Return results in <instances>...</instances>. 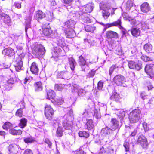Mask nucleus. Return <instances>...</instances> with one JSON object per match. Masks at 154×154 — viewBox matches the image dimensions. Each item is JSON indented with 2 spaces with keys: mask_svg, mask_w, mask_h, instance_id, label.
Listing matches in <instances>:
<instances>
[{
  "mask_svg": "<svg viewBox=\"0 0 154 154\" xmlns=\"http://www.w3.org/2000/svg\"><path fill=\"white\" fill-rule=\"evenodd\" d=\"M64 120L63 122V126L66 130L71 131L73 127L72 117L69 114H67L64 116Z\"/></svg>",
  "mask_w": 154,
  "mask_h": 154,
  "instance_id": "obj_1",
  "label": "nucleus"
},
{
  "mask_svg": "<svg viewBox=\"0 0 154 154\" xmlns=\"http://www.w3.org/2000/svg\"><path fill=\"white\" fill-rule=\"evenodd\" d=\"M140 111L139 109H135L130 112L129 115L130 122L132 123L137 122L140 118Z\"/></svg>",
  "mask_w": 154,
  "mask_h": 154,
  "instance_id": "obj_2",
  "label": "nucleus"
},
{
  "mask_svg": "<svg viewBox=\"0 0 154 154\" xmlns=\"http://www.w3.org/2000/svg\"><path fill=\"white\" fill-rule=\"evenodd\" d=\"M45 51V47L41 44L36 45L32 50L33 53L37 57H39L43 55Z\"/></svg>",
  "mask_w": 154,
  "mask_h": 154,
  "instance_id": "obj_3",
  "label": "nucleus"
},
{
  "mask_svg": "<svg viewBox=\"0 0 154 154\" xmlns=\"http://www.w3.org/2000/svg\"><path fill=\"white\" fill-rule=\"evenodd\" d=\"M23 55L22 54L16 58L14 63V66L17 71H19L22 69L23 66Z\"/></svg>",
  "mask_w": 154,
  "mask_h": 154,
  "instance_id": "obj_4",
  "label": "nucleus"
},
{
  "mask_svg": "<svg viewBox=\"0 0 154 154\" xmlns=\"http://www.w3.org/2000/svg\"><path fill=\"white\" fill-rule=\"evenodd\" d=\"M54 113V110L51 106L48 104H46L45 107V114L47 119L51 120L53 118Z\"/></svg>",
  "mask_w": 154,
  "mask_h": 154,
  "instance_id": "obj_5",
  "label": "nucleus"
},
{
  "mask_svg": "<svg viewBox=\"0 0 154 154\" xmlns=\"http://www.w3.org/2000/svg\"><path fill=\"white\" fill-rule=\"evenodd\" d=\"M113 81L118 85L125 86L126 85L125 84L126 82L125 77L120 75H116L113 78Z\"/></svg>",
  "mask_w": 154,
  "mask_h": 154,
  "instance_id": "obj_6",
  "label": "nucleus"
},
{
  "mask_svg": "<svg viewBox=\"0 0 154 154\" xmlns=\"http://www.w3.org/2000/svg\"><path fill=\"white\" fill-rule=\"evenodd\" d=\"M145 71L151 78L154 79V63L146 65L145 66Z\"/></svg>",
  "mask_w": 154,
  "mask_h": 154,
  "instance_id": "obj_7",
  "label": "nucleus"
},
{
  "mask_svg": "<svg viewBox=\"0 0 154 154\" xmlns=\"http://www.w3.org/2000/svg\"><path fill=\"white\" fill-rule=\"evenodd\" d=\"M49 24H44L42 25V29L41 31L42 34L45 36H49L52 33V31L51 30Z\"/></svg>",
  "mask_w": 154,
  "mask_h": 154,
  "instance_id": "obj_8",
  "label": "nucleus"
},
{
  "mask_svg": "<svg viewBox=\"0 0 154 154\" xmlns=\"http://www.w3.org/2000/svg\"><path fill=\"white\" fill-rule=\"evenodd\" d=\"M128 65L130 69H135L137 70H140L142 68V63L140 62H138L137 63H136L133 61H130L128 62Z\"/></svg>",
  "mask_w": 154,
  "mask_h": 154,
  "instance_id": "obj_9",
  "label": "nucleus"
},
{
  "mask_svg": "<svg viewBox=\"0 0 154 154\" xmlns=\"http://www.w3.org/2000/svg\"><path fill=\"white\" fill-rule=\"evenodd\" d=\"M137 142L140 143L142 147L143 148H146L148 146V143L146 137L143 135L139 136Z\"/></svg>",
  "mask_w": 154,
  "mask_h": 154,
  "instance_id": "obj_10",
  "label": "nucleus"
},
{
  "mask_svg": "<svg viewBox=\"0 0 154 154\" xmlns=\"http://www.w3.org/2000/svg\"><path fill=\"white\" fill-rule=\"evenodd\" d=\"M57 74L56 76L57 78L64 79H68L69 78L68 76L69 73L66 71H58Z\"/></svg>",
  "mask_w": 154,
  "mask_h": 154,
  "instance_id": "obj_11",
  "label": "nucleus"
},
{
  "mask_svg": "<svg viewBox=\"0 0 154 154\" xmlns=\"http://www.w3.org/2000/svg\"><path fill=\"white\" fill-rule=\"evenodd\" d=\"M19 148V145L14 144L9 145L8 148V154H16Z\"/></svg>",
  "mask_w": 154,
  "mask_h": 154,
  "instance_id": "obj_12",
  "label": "nucleus"
},
{
  "mask_svg": "<svg viewBox=\"0 0 154 154\" xmlns=\"http://www.w3.org/2000/svg\"><path fill=\"white\" fill-rule=\"evenodd\" d=\"M2 53L5 55L9 57L13 56L15 54L14 49L10 47L5 48L3 50Z\"/></svg>",
  "mask_w": 154,
  "mask_h": 154,
  "instance_id": "obj_13",
  "label": "nucleus"
},
{
  "mask_svg": "<svg viewBox=\"0 0 154 154\" xmlns=\"http://www.w3.org/2000/svg\"><path fill=\"white\" fill-rule=\"evenodd\" d=\"M119 122L116 119L112 118L109 126L112 130L115 131L119 128Z\"/></svg>",
  "mask_w": 154,
  "mask_h": 154,
  "instance_id": "obj_14",
  "label": "nucleus"
},
{
  "mask_svg": "<svg viewBox=\"0 0 154 154\" xmlns=\"http://www.w3.org/2000/svg\"><path fill=\"white\" fill-rule=\"evenodd\" d=\"M122 67V65L120 64L119 62L117 63L115 65H112L109 69V75L111 76L114 71L118 70L119 68Z\"/></svg>",
  "mask_w": 154,
  "mask_h": 154,
  "instance_id": "obj_15",
  "label": "nucleus"
},
{
  "mask_svg": "<svg viewBox=\"0 0 154 154\" xmlns=\"http://www.w3.org/2000/svg\"><path fill=\"white\" fill-rule=\"evenodd\" d=\"M106 36L108 39L117 38L118 35L116 32L111 30H109L106 32Z\"/></svg>",
  "mask_w": 154,
  "mask_h": 154,
  "instance_id": "obj_16",
  "label": "nucleus"
},
{
  "mask_svg": "<svg viewBox=\"0 0 154 154\" xmlns=\"http://www.w3.org/2000/svg\"><path fill=\"white\" fill-rule=\"evenodd\" d=\"M75 90L78 91V94L79 96H83L85 95L87 91L84 89L81 88L79 86L75 85L73 86Z\"/></svg>",
  "mask_w": 154,
  "mask_h": 154,
  "instance_id": "obj_17",
  "label": "nucleus"
},
{
  "mask_svg": "<svg viewBox=\"0 0 154 154\" xmlns=\"http://www.w3.org/2000/svg\"><path fill=\"white\" fill-rule=\"evenodd\" d=\"M53 122V125L55 127L56 126H58V127L57 131V135L59 137H61L63 134V128L59 126L58 122H57L56 120H54Z\"/></svg>",
  "mask_w": 154,
  "mask_h": 154,
  "instance_id": "obj_18",
  "label": "nucleus"
},
{
  "mask_svg": "<svg viewBox=\"0 0 154 154\" xmlns=\"http://www.w3.org/2000/svg\"><path fill=\"white\" fill-rule=\"evenodd\" d=\"M65 35L67 38H71L76 35V34L73 29H68L65 31Z\"/></svg>",
  "mask_w": 154,
  "mask_h": 154,
  "instance_id": "obj_19",
  "label": "nucleus"
},
{
  "mask_svg": "<svg viewBox=\"0 0 154 154\" xmlns=\"http://www.w3.org/2000/svg\"><path fill=\"white\" fill-rule=\"evenodd\" d=\"M75 22L72 20H70L66 21L64 23V27L68 29H71L74 27V26L75 24Z\"/></svg>",
  "mask_w": 154,
  "mask_h": 154,
  "instance_id": "obj_20",
  "label": "nucleus"
},
{
  "mask_svg": "<svg viewBox=\"0 0 154 154\" xmlns=\"http://www.w3.org/2000/svg\"><path fill=\"white\" fill-rule=\"evenodd\" d=\"M78 63L81 66L82 70L85 71V69L84 67L85 66H87L86 62L85 59L82 55L79 57Z\"/></svg>",
  "mask_w": 154,
  "mask_h": 154,
  "instance_id": "obj_21",
  "label": "nucleus"
},
{
  "mask_svg": "<svg viewBox=\"0 0 154 154\" xmlns=\"http://www.w3.org/2000/svg\"><path fill=\"white\" fill-rule=\"evenodd\" d=\"M141 11L143 13H146L150 10L149 4L146 2L143 3L140 6Z\"/></svg>",
  "mask_w": 154,
  "mask_h": 154,
  "instance_id": "obj_22",
  "label": "nucleus"
},
{
  "mask_svg": "<svg viewBox=\"0 0 154 154\" xmlns=\"http://www.w3.org/2000/svg\"><path fill=\"white\" fill-rule=\"evenodd\" d=\"M39 69L38 67V65L35 62H33L32 63L30 67V71L33 74L37 75Z\"/></svg>",
  "mask_w": 154,
  "mask_h": 154,
  "instance_id": "obj_23",
  "label": "nucleus"
},
{
  "mask_svg": "<svg viewBox=\"0 0 154 154\" xmlns=\"http://www.w3.org/2000/svg\"><path fill=\"white\" fill-rule=\"evenodd\" d=\"M81 116L83 117L87 118L89 117L92 115H93L92 112H91L90 109H84L83 111L80 112Z\"/></svg>",
  "mask_w": 154,
  "mask_h": 154,
  "instance_id": "obj_24",
  "label": "nucleus"
},
{
  "mask_svg": "<svg viewBox=\"0 0 154 154\" xmlns=\"http://www.w3.org/2000/svg\"><path fill=\"white\" fill-rule=\"evenodd\" d=\"M68 60L71 69L72 71H74L76 64V61L72 57L68 58Z\"/></svg>",
  "mask_w": 154,
  "mask_h": 154,
  "instance_id": "obj_25",
  "label": "nucleus"
},
{
  "mask_svg": "<svg viewBox=\"0 0 154 154\" xmlns=\"http://www.w3.org/2000/svg\"><path fill=\"white\" fill-rule=\"evenodd\" d=\"M1 17L2 19L5 23L8 24L11 23V20L9 15L2 13Z\"/></svg>",
  "mask_w": 154,
  "mask_h": 154,
  "instance_id": "obj_26",
  "label": "nucleus"
},
{
  "mask_svg": "<svg viewBox=\"0 0 154 154\" xmlns=\"http://www.w3.org/2000/svg\"><path fill=\"white\" fill-rule=\"evenodd\" d=\"M111 99L116 102H120L121 100L122 97L119 94L116 92H114L112 93V95L110 97Z\"/></svg>",
  "mask_w": 154,
  "mask_h": 154,
  "instance_id": "obj_27",
  "label": "nucleus"
},
{
  "mask_svg": "<svg viewBox=\"0 0 154 154\" xmlns=\"http://www.w3.org/2000/svg\"><path fill=\"white\" fill-rule=\"evenodd\" d=\"M45 14L42 11L38 10L36 12L34 18L37 19H41L45 17Z\"/></svg>",
  "mask_w": 154,
  "mask_h": 154,
  "instance_id": "obj_28",
  "label": "nucleus"
},
{
  "mask_svg": "<svg viewBox=\"0 0 154 154\" xmlns=\"http://www.w3.org/2000/svg\"><path fill=\"white\" fill-rule=\"evenodd\" d=\"M120 24V19H119L117 21H114L111 23H107L105 24L104 27H105L107 29L108 28L113 27L117 26L118 25Z\"/></svg>",
  "mask_w": 154,
  "mask_h": 154,
  "instance_id": "obj_29",
  "label": "nucleus"
},
{
  "mask_svg": "<svg viewBox=\"0 0 154 154\" xmlns=\"http://www.w3.org/2000/svg\"><path fill=\"white\" fill-rule=\"evenodd\" d=\"M131 33L134 36L137 37L140 35V30L138 28L133 27L131 30Z\"/></svg>",
  "mask_w": 154,
  "mask_h": 154,
  "instance_id": "obj_30",
  "label": "nucleus"
},
{
  "mask_svg": "<svg viewBox=\"0 0 154 154\" xmlns=\"http://www.w3.org/2000/svg\"><path fill=\"white\" fill-rule=\"evenodd\" d=\"M112 129L111 128L106 127L102 128L101 130V134L102 135L105 136L110 134Z\"/></svg>",
  "mask_w": 154,
  "mask_h": 154,
  "instance_id": "obj_31",
  "label": "nucleus"
},
{
  "mask_svg": "<svg viewBox=\"0 0 154 154\" xmlns=\"http://www.w3.org/2000/svg\"><path fill=\"white\" fill-rule=\"evenodd\" d=\"M45 18L47 21L49 22H52L54 19L53 13L50 12H48L46 14H45Z\"/></svg>",
  "mask_w": 154,
  "mask_h": 154,
  "instance_id": "obj_32",
  "label": "nucleus"
},
{
  "mask_svg": "<svg viewBox=\"0 0 154 154\" xmlns=\"http://www.w3.org/2000/svg\"><path fill=\"white\" fill-rule=\"evenodd\" d=\"M84 12H81L79 14V18L82 19L84 20V22L85 23H88L91 22L89 18L87 16L85 17V14H86V13L85 14Z\"/></svg>",
  "mask_w": 154,
  "mask_h": 154,
  "instance_id": "obj_33",
  "label": "nucleus"
},
{
  "mask_svg": "<svg viewBox=\"0 0 154 154\" xmlns=\"http://www.w3.org/2000/svg\"><path fill=\"white\" fill-rule=\"evenodd\" d=\"M143 48L144 50L146 52L149 53L152 52V46L149 43L145 44Z\"/></svg>",
  "mask_w": 154,
  "mask_h": 154,
  "instance_id": "obj_34",
  "label": "nucleus"
},
{
  "mask_svg": "<svg viewBox=\"0 0 154 154\" xmlns=\"http://www.w3.org/2000/svg\"><path fill=\"white\" fill-rule=\"evenodd\" d=\"M21 104L22 106L20 105V107L21 108L18 109L17 111L15 114L16 116L19 117H22L23 112V109L25 107L24 103L23 102L21 103Z\"/></svg>",
  "mask_w": 154,
  "mask_h": 154,
  "instance_id": "obj_35",
  "label": "nucleus"
},
{
  "mask_svg": "<svg viewBox=\"0 0 154 154\" xmlns=\"http://www.w3.org/2000/svg\"><path fill=\"white\" fill-rule=\"evenodd\" d=\"M94 7V5L92 3H89L86 5L84 7L86 13H90L93 10Z\"/></svg>",
  "mask_w": 154,
  "mask_h": 154,
  "instance_id": "obj_36",
  "label": "nucleus"
},
{
  "mask_svg": "<svg viewBox=\"0 0 154 154\" xmlns=\"http://www.w3.org/2000/svg\"><path fill=\"white\" fill-rule=\"evenodd\" d=\"M100 10H103V11L102 12L103 16L104 19H107L110 15V13L108 12L105 11V8L101 5H100Z\"/></svg>",
  "mask_w": 154,
  "mask_h": 154,
  "instance_id": "obj_37",
  "label": "nucleus"
},
{
  "mask_svg": "<svg viewBox=\"0 0 154 154\" xmlns=\"http://www.w3.org/2000/svg\"><path fill=\"white\" fill-rule=\"evenodd\" d=\"M9 132L10 134L13 135H20L22 133V131L20 130H16L14 128L10 129Z\"/></svg>",
  "mask_w": 154,
  "mask_h": 154,
  "instance_id": "obj_38",
  "label": "nucleus"
},
{
  "mask_svg": "<svg viewBox=\"0 0 154 154\" xmlns=\"http://www.w3.org/2000/svg\"><path fill=\"white\" fill-rule=\"evenodd\" d=\"M47 99H54L55 97V94L54 92L51 90H50L48 91L47 92Z\"/></svg>",
  "mask_w": 154,
  "mask_h": 154,
  "instance_id": "obj_39",
  "label": "nucleus"
},
{
  "mask_svg": "<svg viewBox=\"0 0 154 154\" xmlns=\"http://www.w3.org/2000/svg\"><path fill=\"white\" fill-rule=\"evenodd\" d=\"M87 126V128L88 130H91L93 129L94 126L93 121L91 119H89L88 121L85 126Z\"/></svg>",
  "mask_w": 154,
  "mask_h": 154,
  "instance_id": "obj_40",
  "label": "nucleus"
},
{
  "mask_svg": "<svg viewBox=\"0 0 154 154\" xmlns=\"http://www.w3.org/2000/svg\"><path fill=\"white\" fill-rule=\"evenodd\" d=\"M24 142L26 143H31L35 141L34 138L32 136L29 137H24L23 138Z\"/></svg>",
  "mask_w": 154,
  "mask_h": 154,
  "instance_id": "obj_41",
  "label": "nucleus"
},
{
  "mask_svg": "<svg viewBox=\"0 0 154 154\" xmlns=\"http://www.w3.org/2000/svg\"><path fill=\"white\" fill-rule=\"evenodd\" d=\"M27 120L25 118H22L20 120V122L18 124V126L21 128H23L26 126Z\"/></svg>",
  "mask_w": 154,
  "mask_h": 154,
  "instance_id": "obj_42",
  "label": "nucleus"
},
{
  "mask_svg": "<svg viewBox=\"0 0 154 154\" xmlns=\"http://www.w3.org/2000/svg\"><path fill=\"white\" fill-rule=\"evenodd\" d=\"M35 91L36 92H38L42 91V83L41 82H37L34 85Z\"/></svg>",
  "mask_w": 154,
  "mask_h": 154,
  "instance_id": "obj_43",
  "label": "nucleus"
},
{
  "mask_svg": "<svg viewBox=\"0 0 154 154\" xmlns=\"http://www.w3.org/2000/svg\"><path fill=\"white\" fill-rule=\"evenodd\" d=\"M14 82L15 81L14 79L13 78L10 79L7 81V84H5V86L6 87L7 89H9L11 87V85L14 84Z\"/></svg>",
  "mask_w": 154,
  "mask_h": 154,
  "instance_id": "obj_44",
  "label": "nucleus"
},
{
  "mask_svg": "<svg viewBox=\"0 0 154 154\" xmlns=\"http://www.w3.org/2000/svg\"><path fill=\"white\" fill-rule=\"evenodd\" d=\"M117 113L118 116L120 119L121 121V122H122V121L123 120V118L125 116V112L123 109H120L118 110Z\"/></svg>",
  "mask_w": 154,
  "mask_h": 154,
  "instance_id": "obj_45",
  "label": "nucleus"
},
{
  "mask_svg": "<svg viewBox=\"0 0 154 154\" xmlns=\"http://www.w3.org/2000/svg\"><path fill=\"white\" fill-rule=\"evenodd\" d=\"M57 41V43L58 45L62 46L64 44V42L63 38L61 37H57L56 39Z\"/></svg>",
  "mask_w": 154,
  "mask_h": 154,
  "instance_id": "obj_46",
  "label": "nucleus"
},
{
  "mask_svg": "<svg viewBox=\"0 0 154 154\" xmlns=\"http://www.w3.org/2000/svg\"><path fill=\"white\" fill-rule=\"evenodd\" d=\"M66 86L65 85L63 84H56L55 85V89L58 91H61Z\"/></svg>",
  "mask_w": 154,
  "mask_h": 154,
  "instance_id": "obj_47",
  "label": "nucleus"
},
{
  "mask_svg": "<svg viewBox=\"0 0 154 154\" xmlns=\"http://www.w3.org/2000/svg\"><path fill=\"white\" fill-rule=\"evenodd\" d=\"M85 30L88 32H93L96 29V27L90 25H88L85 27Z\"/></svg>",
  "mask_w": 154,
  "mask_h": 154,
  "instance_id": "obj_48",
  "label": "nucleus"
},
{
  "mask_svg": "<svg viewBox=\"0 0 154 154\" xmlns=\"http://www.w3.org/2000/svg\"><path fill=\"white\" fill-rule=\"evenodd\" d=\"M2 127L4 129L7 130L8 129H11L13 127V125L10 122H7L3 125Z\"/></svg>",
  "mask_w": 154,
  "mask_h": 154,
  "instance_id": "obj_49",
  "label": "nucleus"
},
{
  "mask_svg": "<svg viewBox=\"0 0 154 154\" xmlns=\"http://www.w3.org/2000/svg\"><path fill=\"white\" fill-rule=\"evenodd\" d=\"M13 39L11 37H8L6 38L5 39L6 45L7 46L10 45L13 42Z\"/></svg>",
  "mask_w": 154,
  "mask_h": 154,
  "instance_id": "obj_50",
  "label": "nucleus"
},
{
  "mask_svg": "<svg viewBox=\"0 0 154 154\" xmlns=\"http://www.w3.org/2000/svg\"><path fill=\"white\" fill-rule=\"evenodd\" d=\"M79 134L80 137H83L86 138L89 136V133L85 131H80L79 133Z\"/></svg>",
  "mask_w": 154,
  "mask_h": 154,
  "instance_id": "obj_51",
  "label": "nucleus"
},
{
  "mask_svg": "<svg viewBox=\"0 0 154 154\" xmlns=\"http://www.w3.org/2000/svg\"><path fill=\"white\" fill-rule=\"evenodd\" d=\"M141 59L145 62H147L148 61H152L153 59L152 58L146 55H143L141 56Z\"/></svg>",
  "mask_w": 154,
  "mask_h": 154,
  "instance_id": "obj_52",
  "label": "nucleus"
},
{
  "mask_svg": "<svg viewBox=\"0 0 154 154\" xmlns=\"http://www.w3.org/2000/svg\"><path fill=\"white\" fill-rule=\"evenodd\" d=\"M126 8L127 10H129L133 6V3L131 0L128 1L126 3Z\"/></svg>",
  "mask_w": 154,
  "mask_h": 154,
  "instance_id": "obj_53",
  "label": "nucleus"
},
{
  "mask_svg": "<svg viewBox=\"0 0 154 154\" xmlns=\"http://www.w3.org/2000/svg\"><path fill=\"white\" fill-rule=\"evenodd\" d=\"M122 16L124 19L126 20H128L130 21L131 17L128 15V14L125 12H124L122 14Z\"/></svg>",
  "mask_w": 154,
  "mask_h": 154,
  "instance_id": "obj_54",
  "label": "nucleus"
},
{
  "mask_svg": "<svg viewBox=\"0 0 154 154\" xmlns=\"http://www.w3.org/2000/svg\"><path fill=\"white\" fill-rule=\"evenodd\" d=\"M123 146L125 148V150L126 151H129V143L128 142H125L123 144Z\"/></svg>",
  "mask_w": 154,
  "mask_h": 154,
  "instance_id": "obj_55",
  "label": "nucleus"
},
{
  "mask_svg": "<svg viewBox=\"0 0 154 154\" xmlns=\"http://www.w3.org/2000/svg\"><path fill=\"white\" fill-rule=\"evenodd\" d=\"M103 85V82L101 81H100L97 84V88L98 89L101 90L102 89Z\"/></svg>",
  "mask_w": 154,
  "mask_h": 154,
  "instance_id": "obj_56",
  "label": "nucleus"
},
{
  "mask_svg": "<svg viewBox=\"0 0 154 154\" xmlns=\"http://www.w3.org/2000/svg\"><path fill=\"white\" fill-rule=\"evenodd\" d=\"M142 125L145 132L148 131L149 130V128L147 127V125L146 123L145 122H143L142 124Z\"/></svg>",
  "mask_w": 154,
  "mask_h": 154,
  "instance_id": "obj_57",
  "label": "nucleus"
},
{
  "mask_svg": "<svg viewBox=\"0 0 154 154\" xmlns=\"http://www.w3.org/2000/svg\"><path fill=\"white\" fill-rule=\"evenodd\" d=\"M142 27L144 29H148L149 28L148 24L147 21L144 22L142 24Z\"/></svg>",
  "mask_w": 154,
  "mask_h": 154,
  "instance_id": "obj_58",
  "label": "nucleus"
},
{
  "mask_svg": "<svg viewBox=\"0 0 154 154\" xmlns=\"http://www.w3.org/2000/svg\"><path fill=\"white\" fill-rule=\"evenodd\" d=\"M14 6L17 8L19 9L21 8V4L17 2H16L14 4Z\"/></svg>",
  "mask_w": 154,
  "mask_h": 154,
  "instance_id": "obj_59",
  "label": "nucleus"
},
{
  "mask_svg": "<svg viewBox=\"0 0 154 154\" xmlns=\"http://www.w3.org/2000/svg\"><path fill=\"white\" fill-rule=\"evenodd\" d=\"M94 116L97 119L100 118V115L99 112L97 111L94 112Z\"/></svg>",
  "mask_w": 154,
  "mask_h": 154,
  "instance_id": "obj_60",
  "label": "nucleus"
},
{
  "mask_svg": "<svg viewBox=\"0 0 154 154\" xmlns=\"http://www.w3.org/2000/svg\"><path fill=\"white\" fill-rule=\"evenodd\" d=\"M140 96L142 99L143 100L147 99L148 97V96L147 95H145L144 92L141 93Z\"/></svg>",
  "mask_w": 154,
  "mask_h": 154,
  "instance_id": "obj_61",
  "label": "nucleus"
},
{
  "mask_svg": "<svg viewBox=\"0 0 154 154\" xmlns=\"http://www.w3.org/2000/svg\"><path fill=\"white\" fill-rule=\"evenodd\" d=\"M23 154H33V153L30 149H27L24 151Z\"/></svg>",
  "mask_w": 154,
  "mask_h": 154,
  "instance_id": "obj_62",
  "label": "nucleus"
},
{
  "mask_svg": "<svg viewBox=\"0 0 154 154\" xmlns=\"http://www.w3.org/2000/svg\"><path fill=\"white\" fill-rule=\"evenodd\" d=\"M45 142L48 144L49 147L51 148V147L52 143L48 139L46 138L45 140Z\"/></svg>",
  "mask_w": 154,
  "mask_h": 154,
  "instance_id": "obj_63",
  "label": "nucleus"
},
{
  "mask_svg": "<svg viewBox=\"0 0 154 154\" xmlns=\"http://www.w3.org/2000/svg\"><path fill=\"white\" fill-rule=\"evenodd\" d=\"M74 154H86V153L83 150H79L75 151Z\"/></svg>",
  "mask_w": 154,
  "mask_h": 154,
  "instance_id": "obj_64",
  "label": "nucleus"
}]
</instances>
